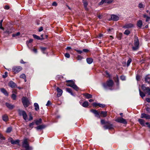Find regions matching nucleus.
<instances>
[{"mask_svg": "<svg viewBox=\"0 0 150 150\" xmlns=\"http://www.w3.org/2000/svg\"><path fill=\"white\" fill-rule=\"evenodd\" d=\"M22 146L26 150H32L33 148L30 146L27 139H24L22 142Z\"/></svg>", "mask_w": 150, "mask_h": 150, "instance_id": "nucleus-1", "label": "nucleus"}, {"mask_svg": "<svg viewBox=\"0 0 150 150\" xmlns=\"http://www.w3.org/2000/svg\"><path fill=\"white\" fill-rule=\"evenodd\" d=\"M134 40V46L132 47L133 50L135 51L139 48V42L138 38L137 36H135Z\"/></svg>", "mask_w": 150, "mask_h": 150, "instance_id": "nucleus-2", "label": "nucleus"}, {"mask_svg": "<svg viewBox=\"0 0 150 150\" xmlns=\"http://www.w3.org/2000/svg\"><path fill=\"white\" fill-rule=\"evenodd\" d=\"M22 102L25 107H28L29 104V102L26 97H23L22 98Z\"/></svg>", "mask_w": 150, "mask_h": 150, "instance_id": "nucleus-3", "label": "nucleus"}, {"mask_svg": "<svg viewBox=\"0 0 150 150\" xmlns=\"http://www.w3.org/2000/svg\"><path fill=\"white\" fill-rule=\"evenodd\" d=\"M19 115L20 116H22L23 119L26 120L27 119V115L25 111L21 110H18Z\"/></svg>", "mask_w": 150, "mask_h": 150, "instance_id": "nucleus-4", "label": "nucleus"}, {"mask_svg": "<svg viewBox=\"0 0 150 150\" xmlns=\"http://www.w3.org/2000/svg\"><path fill=\"white\" fill-rule=\"evenodd\" d=\"M113 84V82L112 80H109L107 81L106 84L104 83L103 84V86L106 88L107 87H112Z\"/></svg>", "mask_w": 150, "mask_h": 150, "instance_id": "nucleus-5", "label": "nucleus"}, {"mask_svg": "<svg viewBox=\"0 0 150 150\" xmlns=\"http://www.w3.org/2000/svg\"><path fill=\"white\" fill-rule=\"evenodd\" d=\"M115 120L118 122L124 124H126L127 123V122L126 120L124 119L122 117H117L115 119Z\"/></svg>", "mask_w": 150, "mask_h": 150, "instance_id": "nucleus-6", "label": "nucleus"}, {"mask_svg": "<svg viewBox=\"0 0 150 150\" xmlns=\"http://www.w3.org/2000/svg\"><path fill=\"white\" fill-rule=\"evenodd\" d=\"M142 88L146 93H147L148 95H150V88L149 87H146L144 84H143L142 86Z\"/></svg>", "mask_w": 150, "mask_h": 150, "instance_id": "nucleus-7", "label": "nucleus"}, {"mask_svg": "<svg viewBox=\"0 0 150 150\" xmlns=\"http://www.w3.org/2000/svg\"><path fill=\"white\" fill-rule=\"evenodd\" d=\"M22 69V68L20 66H16L12 68L13 71L15 73H18Z\"/></svg>", "mask_w": 150, "mask_h": 150, "instance_id": "nucleus-8", "label": "nucleus"}, {"mask_svg": "<svg viewBox=\"0 0 150 150\" xmlns=\"http://www.w3.org/2000/svg\"><path fill=\"white\" fill-rule=\"evenodd\" d=\"M112 0H102V1L99 3V5H102L104 3L110 4L112 3Z\"/></svg>", "mask_w": 150, "mask_h": 150, "instance_id": "nucleus-9", "label": "nucleus"}, {"mask_svg": "<svg viewBox=\"0 0 150 150\" xmlns=\"http://www.w3.org/2000/svg\"><path fill=\"white\" fill-rule=\"evenodd\" d=\"M145 6V3L144 2H141L139 3L138 7L141 10H144Z\"/></svg>", "mask_w": 150, "mask_h": 150, "instance_id": "nucleus-10", "label": "nucleus"}, {"mask_svg": "<svg viewBox=\"0 0 150 150\" xmlns=\"http://www.w3.org/2000/svg\"><path fill=\"white\" fill-rule=\"evenodd\" d=\"M8 140L12 144H18L20 142L19 140H14L12 138H10Z\"/></svg>", "mask_w": 150, "mask_h": 150, "instance_id": "nucleus-11", "label": "nucleus"}, {"mask_svg": "<svg viewBox=\"0 0 150 150\" xmlns=\"http://www.w3.org/2000/svg\"><path fill=\"white\" fill-rule=\"evenodd\" d=\"M56 90L57 92V96L58 97H60L62 95L63 93L62 90L58 87L57 88Z\"/></svg>", "mask_w": 150, "mask_h": 150, "instance_id": "nucleus-12", "label": "nucleus"}, {"mask_svg": "<svg viewBox=\"0 0 150 150\" xmlns=\"http://www.w3.org/2000/svg\"><path fill=\"white\" fill-rule=\"evenodd\" d=\"M66 82H67L66 84L67 86H70L71 87L75 83L74 82L71 80L67 81Z\"/></svg>", "mask_w": 150, "mask_h": 150, "instance_id": "nucleus-13", "label": "nucleus"}, {"mask_svg": "<svg viewBox=\"0 0 150 150\" xmlns=\"http://www.w3.org/2000/svg\"><path fill=\"white\" fill-rule=\"evenodd\" d=\"M119 17L117 15H111V19L114 21H117L118 20Z\"/></svg>", "mask_w": 150, "mask_h": 150, "instance_id": "nucleus-14", "label": "nucleus"}, {"mask_svg": "<svg viewBox=\"0 0 150 150\" xmlns=\"http://www.w3.org/2000/svg\"><path fill=\"white\" fill-rule=\"evenodd\" d=\"M108 123V125H105L103 127L105 129H111L113 128L112 125L109 123V122H107Z\"/></svg>", "mask_w": 150, "mask_h": 150, "instance_id": "nucleus-15", "label": "nucleus"}, {"mask_svg": "<svg viewBox=\"0 0 150 150\" xmlns=\"http://www.w3.org/2000/svg\"><path fill=\"white\" fill-rule=\"evenodd\" d=\"M8 86L12 88H15L16 86V85L13 81H11L8 83Z\"/></svg>", "mask_w": 150, "mask_h": 150, "instance_id": "nucleus-16", "label": "nucleus"}, {"mask_svg": "<svg viewBox=\"0 0 150 150\" xmlns=\"http://www.w3.org/2000/svg\"><path fill=\"white\" fill-rule=\"evenodd\" d=\"M141 117L142 118H145L147 119H150V115L144 113H142Z\"/></svg>", "mask_w": 150, "mask_h": 150, "instance_id": "nucleus-17", "label": "nucleus"}, {"mask_svg": "<svg viewBox=\"0 0 150 150\" xmlns=\"http://www.w3.org/2000/svg\"><path fill=\"white\" fill-rule=\"evenodd\" d=\"M134 25L131 23L126 24L124 26L123 28H129L133 27Z\"/></svg>", "mask_w": 150, "mask_h": 150, "instance_id": "nucleus-18", "label": "nucleus"}, {"mask_svg": "<svg viewBox=\"0 0 150 150\" xmlns=\"http://www.w3.org/2000/svg\"><path fill=\"white\" fill-rule=\"evenodd\" d=\"M144 79L146 82L149 84L150 83V75H147L145 76Z\"/></svg>", "mask_w": 150, "mask_h": 150, "instance_id": "nucleus-19", "label": "nucleus"}, {"mask_svg": "<svg viewBox=\"0 0 150 150\" xmlns=\"http://www.w3.org/2000/svg\"><path fill=\"white\" fill-rule=\"evenodd\" d=\"M91 111L95 115L96 117H98L99 118H100L99 114L97 111L94 110H91Z\"/></svg>", "mask_w": 150, "mask_h": 150, "instance_id": "nucleus-20", "label": "nucleus"}, {"mask_svg": "<svg viewBox=\"0 0 150 150\" xmlns=\"http://www.w3.org/2000/svg\"><path fill=\"white\" fill-rule=\"evenodd\" d=\"M0 90L1 92L4 93L5 95L6 96H8V93L5 88H1L0 89Z\"/></svg>", "mask_w": 150, "mask_h": 150, "instance_id": "nucleus-21", "label": "nucleus"}, {"mask_svg": "<svg viewBox=\"0 0 150 150\" xmlns=\"http://www.w3.org/2000/svg\"><path fill=\"white\" fill-rule=\"evenodd\" d=\"M113 79L115 82L117 83V85H118L119 84V81L118 75H116V76L114 77Z\"/></svg>", "mask_w": 150, "mask_h": 150, "instance_id": "nucleus-22", "label": "nucleus"}, {"mask_svg": "<svg viewBox=\"0 0 150 150\" xmlns=\"http://www.w3.org/2000/svg\"><path fill=\"white\" fill-rule=\"evenodd\" d=\"M83 95L86 98L88 99L91 98L92 97V95L90 94L85 93L83 94Z\"/></svg>", "mask_w": 150, "mask_h": 150, "instance_id": "nucleus-23", "label": "nucleus"}, {"mask_svg": "<svg viewBox=\"0 0 150 150\" xmlns=\"http://www.w3.org/2000/svg\"><path fill=\"white\" fill-rule=\"evenodd\" d=\"M46 127V126L44 125H41L39 126H38L35 128L38 130L39 129H42L45 128Z\"/></svg>", "mask_w": 150, "mask_h": 150, "instance_id": "nucleus-24", "label": "nucleus"}, {"mask_svg": "<svg viewBox=\"0 0 150 150\" xmlns=\"http://www.w3.org/2000/svg\"><path fill=\"white\" fill-rule=\"evenodd\" d=\"M6 106L9 109H12L14 107L13 105L8 103H6Z\"/></svg>", "mask_w": 150, "mask_h": 150, "instance_id": "nucleus-25", "label": "nucleus"}, {"mask_svg": "<svg viewBox=\"0 0 150 150\" xmlns=\"http://www.w3.org/2000/svg\"><path fill=\"white\" fill-rule=\"evenodd\" d=\"M35 122L36 124L38 125L42 123V120L41 118H40L38 120H35Z\"/></svg>", "mask_w": 150, "mask_h": 150, "instance_id": "nucleus-26", "label": "nucleus"}, {"mask_svg": "<svg viewBox=\"0 0 150 150\" xmlns=\"http://www.w3.org/2000/svg\"><path fill=\"white\" fill-rule=\"evenodd\" d=\"M86 60L87 63L89 64H91L93 62V59L91 58H87Z\"/></svg>", "mask_w": 150, "mask_h": 150, "instance_id": "nucleus-27", "label": "nucleus"}, {"mask_svg": "<svg viewBox=\"0 0 150 150\" xmlns=\"http://www.w3.org/2000/svg\"><path fill=\"white\" fill-rule=\"evenodd\" d=\"M138 121L140 123V124L143 126H145V123H144V120H143L142 119H139L138 120Z\"/></svg>", "mask_w": 150, "mask_h": 150, "instance_id": "nucleus-28", "label": "nucleus"}, {"mask_svg": "<svg viewBox=\"0 0 150 150\" xmlns=\"http://www.w3.org/2000/svg\"><path fill=\"white\" fill-rule=\"evenodd\" d=\"M142 25V21L141 20H139L137 22V25L139 28H141Z\"/></svg>", "mask_w": 150, "mask_h": 150, "instance_id": "nucleus-29", "label": "nucleus"}, {"mask_svg": "<svg viewBox=\"0 0 150 150\" xmlns=\"http://www.w3.org/2000/svg\"><path fill=\"white\" fill-rule=\"evenodd\" d=\"M34 106L35 107V109L36 111L39 110V108L38 104L37 103H35L34 104Z\"/></svg>", "mask_w": 150, "mask_h": 150, "instance_id": "nucleus-30", "label": "nucleus"}, {"mask_svg": "<svg viewBox=\"0 0 150 150\" xmlns=\"http://www.w3.org/2000/svg\"><path fill=\"white\" fill-rule=\"evenodd\" d=\"M66 90L67 91L70 93L71 95L73 96H74V94L72 91V90L71 88H66Z\"/></svg>", "mask_w": 150, "mask_h": 150, "instance_id": "nucleus-31", "label": "nucleus"}, {"mask_svg": "<svg viewBox=\"0 0 150 150\" xmlns=\"http://www.w3.org/2000/svg\"><path fill=\"white\" fill-rule=\"evenodd\" d=\"M2 119L4 121H6L8 120V117L6 115H4L2 116Z\"/></svg>", "mask_w": 150, "mask_h": 150, "instance_id": "nucleus-32", "label": "nucleus"}, {"mask_svg": "<svg viewBox=\"0 0 150 150\" xmlns=\"http://www.w3.org/2000/svg\"><path fill=\"white\" fill-rule=\"evenodd\" d=\"M139 91L140 96L142 98H143L145 96V94L143 92L141 91L139 89Z\"/></svg>", "mask_w": 150, "mask_h": 150, "instance_id": "nucleus-33", "label": "nucleus"}, {"mask_svg": "<svg viewBox=\"0 0 150 150\" xmlns=\"http://www.w3.org/2000/svg\"><path fill=\"white\" fill-rule=\"evenodd\" d=\"M33 36L34 38L35 39H37V40H42L43 39L42 38V39H41L39 36L33 34Z\"/></svg>", "mask_w": 150, "mask_h": 150, "instance_id": "nucleus-34", "label": "nucleus"}, {"mask_svg": "<svg viewBox=\"0 0 150 150\" xmlns=\"http://www.w3.org/2000/svg\"><path fill=\"white\" fill-rule=\"evenodd\" d=\"M20 34V32H18L16 33L15 34H13L12 35V36L13 37H15L16 38H18V36Z\"/></svg>", "mask_w": 150, "mask_h": 150, "instance_id": "nucleus-35", "label": "nucleus"}, {"mask_svg": "<svg viewBox=\"0 0 150 150\" xmlns=\"http://www.w3.org/2000/svg\"><path fill=\"white\" fill-rule=\"evenodd\" d=\"M88 102L87 101H85L82 104V106L84 107H87L88 106Z\"/></svg>", "mask_w": 150, "mask_h": 150, "instance_id": "nucleus-36", "label": "nucleus"}, {"mask_svg": "<svg viewBox=\"0 0 150 150\" xmlns=\"http://www.w3.org/2000/svg\"><path fill=\"white\" fill-rule=\"evenodd\" d=\"M40 49L41 50L43 54H45L46 52H45V50L47 49V48L45 47H40Z\"/></svg>", "mask_w": 150, "mask_h": 150, "instance_id": "nucleus-37", "label": "nucleus"}, {"mask_svg": "<svg viewBox=\"0 0 150 150\" xmlns=\"http://www.w3.org/2000/svg\"><path fill=\"white\" fill-rule=\"evenodd\" d=\"M83 3L84 8L86 10H87V6L88 4V3L86 1H84Z\"/></svg>", "mask_w": 150, "mask_h": 150, "instance_id": "nucleus-38", "label": "nucleus"}, {"mask_svg": "<svg viewBox=\"0 0 150 150\" xmlns=\"http://www.w3.org/2000/svg\"><path fill=\"white\" fill-rule=\"evenodd\" d=\"M76 91H78L79 88L74 83L71 87Z\"/></svg>", "mask_w": 150, "mask_h": 150, "instance_id": "nucleus-39", "label": "nucleus"}, {"mask_svg": "<svg viewBox=\"0 0 150 150\" xmlns=\"http://www.w3.org/2000/svg\"><path fill=\"white\" fill-rule=\"evenodd\" d=\"M12 130V128L11 127H8L6 130V132L7 133H10L11 132Z\"/></svg>", "mask_w": 150, "mask_h": 150, "instance_id": "nucleus-40", "label": "nucleus"}, {"mask_svg": "<svg viewBox=\"0 0 150 150\" xmlns=\"http://www.w3.org/2000/svg\"><path fill=\"white\" fill-rule=\"evenodd\" d=\"M132 61V59L131 58H129L127 62V67L129 65V64Z\"/></svg>", "mask_w": 150, "mask_h": 150, "instance_id": "nucleus-41", "label": "nucleus"}, {"mask_svg": "<svg viewBox=\"0 0 150 150\" xmlns=\"http://www.w3.org/2000/svg\"><path fill=\"white\" fill-rule=\"evenodd\" d=\"M130 33V31L128 30H126L124 33L125 35H129Z\"/></svg>", "mask_w": 150, "mask_h": 150, "instance_id": "nucleus-42", "label": "nucleus"}, {"mask_svg": "<svg viewBox=\"0 0 150 150\" xmlns=\"http://www.w3.org/2000/svg\"><path fill=\"white\" fill-rule=\"evenodd\" d=\"M101 113L103 115V116L104 117H106L107 115V112L106 111H102Z\"/></svg>", "mask_w": 150, "mask_h": 150, "instance_id": "nucleus-43", "label": "nucleus"}, {"mask_svg": "<svg viewBox=\"0 0 150 150\" xmlns=\"http://www.w3.org/2000/svg\"><path fill=\"white\" fill-rule=\"evenodd\" d=\"M20 78L23 79H25L26 76L24 74H22L20 76Z\"/></svg>", "mask_w": 150, "mask_h": 150, "instance_id": "nucleus-44", "label": "nucleus"}, {"mask_svg": "<svg viewBox=\"0 0 150 150\" xmlns=\"http://www.w3.org/2000/svg\"><path fill=\"white\" fill-rule=\"evenodd\" d=\"M122 36V33H119L118 35V38L119 40H120Z\"/></svg>", "mask_w": 150, "mask_h": 150, "instance_id": "nucleus-45", "label": "nucleus"}, {"mask_svg": "<svg viewBox=\"0 0 150 150\" xmlns=\"http://www.w3.org/2000/svg\"><path fill=\"white\" fill-rule=\"evenodd\" d=\"M34 124L35 123L34 122H32V123H30L29 125L31 129L33 127V125H34Z\"/></svg>", "mask_w": 150, "mask_h": 150, "instance_id": "nucleus-46", "label": "nucleus"}, {"mask_svg": "<svg viewBox=\"0 0 150 150\" xmlns=\"http://www.w3.org/2000/svg\"><path fill=\"white\" fill-rule=\"evenodd\" d=\"M120 79L122 81H124L126 79L125 76H122L120 77Z\"/></svg>", "mask_w": 150, "mask_h": 150, "instance_id": "nucleus-47", "label": "nucleus"}, {"mask_svg": "<svg viewBox=\"0 0 150 150\" xmlns=\"http://www.w3.org/2000/svg\"><path fill=\"white\" fill-rule=\"evenodd\" d=\"M12 98L13 100H15L16 98V96L14 94H13L12 95Z\"/></svg>", "mask_w": 150, "mask_h": 150, "instance_id": "nucleus-48", "label": "nucleus"}, {"mask_svg": "<svg viewBox=\"0 0 150 150\" xmlns=\"http://www.w3.org/2000/svg\"><path fill=\"white\" fill-rule=\"evenodd\" d=\"M98 105V106H99L101 108H103L105 106V105L103 104H101L100 103H99Z\"/></svg>", "mask_w": 150, "mask_h": 150, "instance_id": "nucleus-49", "label": "nucleus"}, {"mask_svg": "<svg viewBox=\"0 0 150 150\" xmlns=\"http://www.w3.org/2000/svg\"><path fill=\"white\" fill-rule=\"evenodd\" d=\"M65 56L67 58H69L70 57V55L68 53H66L65 54Z\"/></svg>", "mask_w": 150, "mask_h": 150, "instance_id": "nucleus-50", "label": "nucleus"}, {"mask_svg": "<svg viewBox=\"0 0 150 150\" xmlns=\"http://www.w3.org/2000/svg\"><path fill=\"white\" fill-rule=\"evenodd\" d=\"M0 139L1 140H5V138L3 137V135L1 134V135H0Z\"/></svg>", "mask_w": 150, "mask_h": 150, "instance_id": "nucleus-51", "label": "nucleus"}, {"mask_svg": "<svg viewBox=\"0 0 150 150\" xmlns=\"http://www.w3.org/2000/svg\"><path fill=\"white\" fill-rule=\"evenodd\" d=\"M99 104V103L95 102V103H93V105L94 106L96 107L97 106H98Z\"/></svg>", "mask_w": 150, "mask_h": 150, "instance_id": "nucleus-52", "label": "nucleus"}, {"mask_svg": "<svg viewBox=\"0 0 150 150\" xmlns=\"http://www.w3.org/2000/svg\"><path fill=\"white\" fill-rule=\"evenodd\" d=\"M75 50L79 54H81L82 52L81 50H77L76 49H75Z\"/></svg>", "mask_w": 150, "mask_h": 150, "instance_id": "nucleus-53", "label": "nucleus"}, {"mask_svg": "<svg viewBox=\"0 0 150 150\" xmlns=\"http://www.w3.org/2000/svg\"><path fill=\"white\" fill-rule=\"evenodd\" d=\"M7 74L8 73L7 72H5V75H3V77L4 78H6L7 76Z\"/></svg>", "mask_w": 150, "mask_h": 150, "instance_id": "nucleus-54", "label": "nucleus"}, {"mask_svg": "<svg viewBox=\"0 0 150 150\" xmlns=\"http://www.w3.org/2000/svg\"><path fill=\"white\" fill-rule=\"evenodd\" d=\"M0 29L4 30V28L2 27V23H0Z\"/></svg>", "mask_w": 150, "mask_h": 150, "instance_id": "nucleus-55", "label": "nucleus"}, {"mask_svg": "<svg viewBox=\"0 0 150 150\" xmlns=\"http://www.w3.org/2000/svg\"><path fill=\"white\" fill-rule=\"evenodd\" d=\"M33 119V117L31 114H30L29 115V120H31Z\"/></svg>", "mask_w": 150, "mask_h": 150, "instance_id": "nucleus-56", "label": "nucleus"}, {"mask_svg": "<svg viewBox=\"0 0 150 150\" xmlns=\"http://www.w3.org/2000/svg\"><path fill=\"white\" fill-rule=\"evenodd\" d=\"M52 5L53 6H56L57 5V4L56 2H54L52 3Z\"/></svg>", "mask_w": 150, "mask_h": 150, "instance_id": "nucleus-57", "label": "nucleus"}, {"mask_svg": "<svg viewBox=\"0 0 150 150\" xmlns=\"http://www.w3.org/2000/svg\"><path fill=\"white\" fill-rule=\"evenodd\" d=\"M146 110L148 112H150V108L148 107L146 108Z\"/></svg>", "mask_w": 150, "mask_h": 150, "instance_id": "nucleus-58", "label": "nucleus"}, {"mask_svg": "<svg viewBox=\"0 0 150 150\" xmlns=\"http://www.w3.org/2000/svg\"><path fill=\"white\" fill-rule=\"evenodd\" d=\"M146 100L148 103H150V98H146Z\"/></svg>", "mask_w": 150, "mask_h": 150, "instance_id": "nucleus-59", "label": "nucleus"}, {"mask_svg": "<svg viewBox=\"0 0 150 150\" xmlns=\"http://www.w3.org/2000/svg\"><path fill=\"white\" fill-rule=\"evenodd\" d=\"M149 21H150V17L149 16H148L146 18V21L148 22Z\"/></svg>", "mask_w": 150, "mask_h": 150, "instance_id": "nucleus-60", "label": "nucleus"}, {"mask_svg": "<svg viewBox=\"0 0 150 150\" xmlns=\"http://www.w3.org/2000/svg\"><path fill=\"white\" fill-rule=\"evenodd\" d=\"M136 78L137 80L139 81L140 79V76L139 75H137L136 77Z\"/></svg>", "mask_w": 150, "mask_h": 150, "instance_id": "nucleus-61", "label": "nucleus"}, {"mask_svg": "<svg viewBox=\"0 0 150 150\" xmlns=\"http://www.w3.org/2000/svg\"><path fill=\"white\" fill-rule=\"evenodd\" d=\"M89 50L87 49H83V51L85 52H88Z\"/></svg>", "mask_w": 150, "mask_h": 150, "instance_id": "nucleus-62", "label": "nucleus"}, {"mask_svg": "<svg viewBox=\"0 0 150 150\" xmlns=\"http://www.w3.org/2000/svg\"><path fill=\"white\" fill-rule=\"evenodd\" d=\"M43 30V28L42 27H40L39 29V31L41 32Z\"/></svg>", "mask_w": 150, "mask_h": 150, "instance_id": "nucleus-63", "label": "nucleus"}, {"mask_svg": "<svg viewBox=\"0 0 150 150\" xmlns=\"http://www.w3.org/2000/svg\"><path fill=\"white\" fill-rule=\"evenodd\" d=\"M51 104V102L49 101V100H48L47 102V103L46 104V106H48L50 104Z\"/></svg>", "mask_w": 150, "mask_h": 150, "instance_id": "nucleus-64", "label": "nucleus"}]
</instances>
